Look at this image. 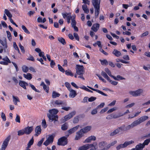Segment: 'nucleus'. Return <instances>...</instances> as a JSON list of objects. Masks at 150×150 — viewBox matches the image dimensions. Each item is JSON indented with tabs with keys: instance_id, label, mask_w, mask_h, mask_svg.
<instances>
[{
	"instance_id": "f257e3e1",
	"label": "nucleus",
	"mask_w": 150,
	"mask_h": 150,
	"mask_svg": "<svg viewBox=\"0 0 150 150\" xmlns=\"http://www.w3.org/2000/svg\"><path fill=\"white\" fill-rule=\"evenodd\" d=\"M49 113L47 114V116L51 122L54 121V123L56 124V122L58 121V116L56 114L58 110L55 109H53L49 110Z\"/></svg>"
},
{
	"instance_id": "f03ea898",
	"label": "nucleus",
	"mask_w": 150,
	"mask_h": 150,
	"mask_svg": "<svg viewBox=\"0 0 150 150\" xmlns=\"http://www.w3.org/2000/svg\"><path fill=\"white\" fill-rule=\"evenodd\" d=\"M76 73L78 75H80L78 77L84 80L85 79L83 76V74L85 72L83 66L77 65H76Z\"/></svg>"
},
{
	"instance_id": "7ed1b4c3",
	"label": "nucleus",
	"mask_w": 150,
	"mask_h": 150,
	"mask_svg": "<svg viewBox=\"0 0 150 150\" xmlns=\"http://www.w3.org/2000/svg\"><path fill=\"white\" fill-rule=\"evenodd\" d=\"M148 116L145 115L142 116L137 120L134 121L131 124L133 128L148 119Z\"/></svg>"
},
{
	"instance_id": "20e7f679",
	"label": "nucleus",
	"mask_w": 150,
	"mask_h": 150,
	"mask_svg": "<svg viewBox=\"0 0 150 150\" xmlns=\"http://www.w3.org/2000/svg\"><path fill=\"white\" fill-rule=\"evenodd\" d=\"M143 93L142 89H139L135 91H130L129 92V95L134 97H137L141 95Z\"/></svg>"
},
{
	"instance_id": "39448f33",
	"label": "nucleus",
	"mask_w": 150,
	"mask_h": 150,
	"mask_svg": "<svg viewBox=\"0 0 150 150\" xmlns=\"http://www.w3.org/2000/svg\"><path fill=\"white\" fill-rule=\"evenodd\" d=\"M11 139L10 136L7 137L3 142L0 150H5Z\"/></svg>"
},
{
	"instance_id": "423d86ee",
	"label": "nucleus",
	"mask_w": 150,
	"mask_h": 150,
	"mask_svg": "<svg viewBox=\"0 0 150 150\" xmlns=\"http://www.w3.org/2000/svg\"><path fill=\"white\" fill-rule=\"evenodd\" d=\"M106 143L104 142H102L98 144V150H106L108 149V146H106Z\"/></svg>"
},
{
	"instance_id": "0eeeda50",
	"label": "nucleus",
	"mask_w": 150,
	"mask_h": 150,
	"mask_svg": "<svg viewBox=\"0 0 150 150\" xmlns=\"http://www.w3.org/2000/svg\"><path fill=\"white\" fill-rule=\"evenodd\" d=\"M76 113L75 111H74L69 113L68 115H65L62 119L63 122L69 120L74 116Z\"/></svg>"
},
{
	"instance_id": "6e6552de",
	"label": "nucleus",
	"mask_w": 150,
	"mask_h": 150,
	"mask_svg": "<svg viewBox=\"0 0 150 150\" xmlns=\"http://www.w3.org/2000/svg\"><path fill=\"white\" fill-rule=\"evenodd\" d=\"M79 127L80 126L79 125H77L66 132V134H67V137H68L70 134L74 133L76 131Z\"/></svg>"
},
{
	"instance_id": "1a4fd4ad",
	"label": "nucleus",
	"mask_w": 150,
	"mask_h": 150,
	"mask_svg": "<svg viewBox=\"0 0 150 150\" xmlns=\"http://www.w3.org/2000/svg\"><path fill=\"white\" fill-rule=\"evenodd\" d=\"M67 144V137H63L58 140L57 144L59 145H64Z\"/></svg>"
},
{
	"instance_id": "9d476101",
	"label": "nucleus",
	"mask_w": 150,
	"mask_h": 150,
	"mask_svg": "<svg viewBox=\"0 0 150 150\" xmlns=\"http://www.w3.org/2000/svg\"><path fill=\"white\" fill-rule=\"evenodd\" d=\"M54 139V137L52 135H50L47 140L43 143V144L45 146H47L50 144L52 142Z\"/></svg>"
},
{
	"instance_id": "9b49d317",
	"label": "nucleus",
	"mask_w": 150,
	"mask_h": 150,
	"mask_svg": "<svg viewBox=\"0 0 150 150\" xmlns=\"http://www.w3.org/2000/svg\"><path fill=\"white\" fill-rule=\"evenodd\" d=\"M93 146V144H87L80 147L78 150H87Z\"/></svg>"
},
{
	"instance_id": "f8f14e48",
	"label": "nucleus",
	"mask_w": 150,
	"mask_h": 150,
	"mask_svg": "<svg viewBox=\"0 0 150 150\" xmlns=\"http://www.w3.org/2000/svg\"><path fill=\"white\" fill-rule=\"evenodd\" d=\"M84 134L81 129L77 132L76 133V135L75 138V140H77L79 139L82 137L83 136Z\"/></svg>"
},
{
	"instance_id": "ddd939ff",
	"label": "nucleus",
	"mask_w": 150,
	"mask_h": 150,
	"mask_svg": "<svg viewBox=\"0 0 150 150\" xmlns=\"http://www.w3.org/2000/svg\"><path fill=\"white\" fill-rule=\"evenodd\" d=\"M4 61L0 62V64H1L7 65L9 63H11V62L7 56H6L2 59Z\"/></svg>"
},
{
	"instance_id": "4468645a",
	"label": "nucleus",
	"mask_w": 150,
	"mask_h": 150,
	"mask_svg": "<svg viewBox=\"0 0 150 150\" xmlns=\"http://www.w3.org/2000/svg\"><path fill=\"white\" fill-rule=\"evenodd\" d=\"M23 129L25 134L28 135L30 134L33 130V127H27L24 128Z\"/></svg>"
},
{
	"instance_id": "2eb2a0df",
	"label": "nucleus",
	"mask_w": 150,
	"mask_h": 150,
	"mask_svg": "<svg viewBox=\"0 0 150 150\" xmlns=\"http://www.w3.org/2000/svg\"><path fill=\"white\" fill-rule=\"evenodd\" d=\"M62 15L63 17L64 18H67V22L69 23H70V20L72 18V17L71 16L70 13H62Z\"/></svg>"
},
{
	"instance_id": "dca6fc26",
	"label": "nucleus",
	"mask_w": 150,
	"mask_h": 150,
	"mask_svg": "<svg viewBox=\"0 0 150 150\" xmlns=\"http://www.w3.org/2000/svg\"><path fill=\"white\" fill-rule=\"evenodd\" d=\"M69 96L70 98H74L76 96V92L75 91L72 89V88L69 89Z\"/></svg>"
},
{
	"instance_id": "f3484780",
	"label": "nucleus",
	"mask_w": 150,
	"mask_h": 150,
	"mask_svg": "<svg viewBox=\"0 0 150 150\" xmlns=\"http://www.w3.org/2000/svg\"><path fill=\"white\" fill-rule=\"evenodd\" d=\"M96 139V137L94 136H91L86 138L83 142V143H90L92 141H95Z\"/></svg>"
},
{
	"instance_id": "a211bd4d",
	"label": "nucleus",
	"mask_w": 150,
	"mask_h": 150,
	"mask_svg": "<svg viewBox=\"0 0 150 150\" xmlns=\"http://www.w3.org/2000/svg\"><path fill=\"white\" fill-rule=\"evenodd\" d=\"M92 129V126H88L85 127L83 129H81L83 133L86 134L91 130Z\"/></svg>"
},
{
	"instance_id": "6ab92c4d",
	"label": "nucleus",
	"mask_w": 150,
	"mask_h": 150,
	"mask_svg": "<svg viewBox=\"0 0 150 150\" xmlns=\"http://www.w3.org/2000/svg\"><path fill=\"white\" fill-rule=\"evenodd\" d=\"M0 43L4 47V51L5 52L6 49L8 47L6 39V38H4L3 40H0Z\"/></svg>"
},
{
	"instance_id": "aec40b11",
	"label": "nucleus",
	"mask_w": 150,
	"mask_h": 150,
	"mask_svg": "<svg viewBox=\"0 0 150 150\" xmlns=\"http://www.w3.org/2000/svg\"><path fill=\"white\" fill-rule=\"evenodd\" d=\"M122 131H123L122 127H119L118 128H117L114 131L111 132L110 134V135L111 136L114 135L118 133L119 132H120Z\"/></svg>"
},
{
	"instance_id": "412c9836",
	"label": "nucleus",
	"mask_w": 150,
	"mask_h": 150,
	"mask_svg": "<svg viewBox=\"0 0 150 150\" xmlns=\"http://www.w3.org/2000/svg\"><path fill=\"white\" fill-rule=\"evenodd\" d=\"M19 83L20 86L23 87L24 89H26V86L28 85V83L27 82L24 81L20 80L19 81Z\"/></svg>"
},
{
	"instance_id": "4be33fe9",
	"label": "nucleus",
	"mask_w": 150,
	"mask_h": 150,
	"mask_svg": "<svg viewBox=\"0 0 150 150\" xmlns=\"http://www.w3.org/2000/svg\"><path fill=\"white\" fill-rule=\"evenodd\" d=\"M41 129L40 126H37L35 129V136H37L40 134L41 132Z\"/></svg>"
},
{
	"instance_id": "5701e85b",
	"label": "nucleus",
	"mask_w": 150,
	"mask_h": 150,
	"mask_svg": "<svg viewBox=\"0 0 150 150\" xmlns=\"http://www.w3.org/2000/svg\"><path fill=\"white\" fill-rule=\"evenodd\" d=\"M99 27V24L98 23L94 24L91 28V29L94 32H96L98 30Z\"/></svg>"
},
{
	"instance_id": "b1692460",
	"label": "nucleus",
	"mask_w": 150,
	"mask_h": 150,
	"mask_svg": "<svg viewBox=\"0 0 150 150\" xmlns=\"http://www.w3.org/2000/svg\"><path fill=\"white\" fill-rule=\"evenodd\" d=\"M144 148V145L141 143H140L137 145L135 148H134L135 149V150H142Z\"/></svg>"
},
{
	"instance_id": "393cba45",
	"label": "nucleus",
	"mask_w": 150,
	"mask_h": 150,
	"mask_svg": "<svg viewBox=\"0 0 150 150\" xmlns=\"http://www.w3.org/2000/svg\"><path fill=\"white\" fill-rule=\"evenodd\" d=\"M121 127L123 131L127 130L133 128L131 124L128 125L127 126H125V125H123Z\"/></svg>"
},
{
	"instance_id": "a878e982",
	"label": "nucleus",
	"mask_w": 150,
	"mask_h": 150,
	"mask_svg": "<svg viewBox=\"0 0 150 150\" xmlns=\"http://www.w3.org/2000/svg\"><path fill=\"white\" fill-rule=\"evenodd\" d=\"M87 87L88 88H89L91 89V90H92L93 91H96L97 92L100 93V94H101L103 96H107V94H105L103 92L99 90L94 89V88H93L89 86H88Z\"/></svg>"
},
{
	"instance_id": "bb28decb",
	"label": "nucleus",
	"mask_w": 150,
	"mask_h": 150,
	"mask_svg": "<svg viewBox=\"0 0 150 150\" xmlns=\"http://www.w3.org/2000/svg\"><path fill=\"white\" fill-rule=\"evenodd\" d=\"M112 54L117 57H118L121 55L120 52L116 49H114L112 52Z\"/></svg>"
},
{
	"instance_id": "cd10ccee",
	"label": "nucleus",
	"mask_w": 150,
	"mask_h": 150,
	"mask_svg": "<svg viewBox=\"0 0 150 150\" xmlns=\"http://www.w3.org/2000/svg\"><path fill=\"white\" fill-rule=\"evenodd\" d=\"M40 85L42 86L44 90L47 93H48L49 90V87L47 86L43 82H42Z\"/></svg>"
},
{
	"instance_id": "c85d7f7f",
	"label": "nucleus",
	"mask_w": 150,
	"mask_h": 150,
	"mask_svg": "<svg viewBox=\"0 0 150 150\" xmlns=\"http://www.w3.org/2000/svg\"><path fill=\"white\" fill-rule=\"evenodd\" d=\"M23 76L25 78L28 80H30L32 78V75L29 73L26 74H24Z\"/></svg>"
},
{
	"instance_id": "c756f323",
	"label": "nucleus",
	"mask_w": 150,
	"mask_h": 150,
	"mask_svg": "<svg viewBox=\"0 0 150 150\" xmlns=\"http://www.w3.org/2000/svg\"><path fill=\"white\" fill-rule=\"evenodd\" d=\"M13 98V102L14 104L15 105H18L17 103L20 102V100L18 97L15 96H12Z\"/></svg>"
},
{
	"instance_id": "7c9ffc66",
	"label": "nucleus",
	"mask_w": 150,
	"mask_h": 150,
	"mask_svg": "<svg viewBox=\"0 0 150 150\" xmlns=\"http://www.w3.org/2000/svg\"><path fill=\"white\" fill-rule=\"evenodd\" d=\"M100 0H92V4L94 7L100 6Z\"/></svg>"
},
{
	"instance_id": "2f4dec72",
	"label": "nucleus",
	"mask_w": 150,
	"mask_h": 150,
	"mask_svg": "<svg viewBox=\"0 0 150 150\" xmlns=\"http://www.w3.org/2000/svg\"><path fill=\"white\" fill-rule=\"evenodd\" d=\"M112 78L115 80L119 81L120 80H124L125 78L121 76L120 75H117V76H112Z\"/></svg>"
},
{
	"instance_id": "473e14b6",
	"label": "nucleus",
	"mask_w": 150,
	"mask_h": 150,
	"mask_svg": "<svg viewBox=\"0 0 150 150\" xmlns=\"http://www.w3.org/2000/svg\"><path fill=\"white\" fill-rule=\"evenodd\" d=\"M54 104L58 106H59L60 105H61L62 106L63 104V102L60 100H56L54 103Z\"/></svg>"
},
{
	"instance_id": "72a5a7b5",
	"label": "nucleus",
	"mask_w": 150,
	"mask_h": 150,
	"mask_svg": "<svg viewBox=\"0 0 150 150\" xmlns=\"http://www.w3.org/2000/svg\"><path fill=\"white\" fill-rule=\"evenodd\" d=\"M60 96V94L55 91H53L52 93V97L53 98H55L58 97Z\"/></svg>"
},
{
	"instance_id": "f704fd0d",
	"label": "nucleus",
	"mask_w": 150,
	"mask_h": 150,
	"mask_svg": "<svg viewBox=\"0 0 150 150\" xmlns=\"http://www.w3.org/2000/svg\"><path fill=\"white\" fill-rule=\"evenodd\" d=\"M4 12L5 14H6L7 16L9 18L12 17V15L9 10L7 9H5Z\"/></svg>"
},
{
	"instance_id": "c9c22d12",
	"label": "nucleus",
	"mask_w": 150,
	"mask_h": 150,
	"mask_svg": "<svg viewBox=\"0 0 150 150\" xmlns=\"http://www.w3.org/2000/svg\"><path fill=\"white\" fill-rule=\"evenodd\" d=\"M72 18L71 19L72 22L71 23L72 27H74L76 26V22L75 21V19L76 17V15H74L72 16Z\"/></svg>"
},
{
	"instance_id": "e433bc0d",
	"label": "nucleus",
	"mask_w": 150,
	"mask_h": 150,
	"mask_svg": "<svg viewBox=\"0 0 150 150\" xmlns=\"http://www.w3.org/2000/svg\"><path fill=\"white\" fill-rule=\"evenodd\" d=\"M95 8V16L97 17L99 13L100 6L94 7Z\"/></svg>"
},
{
	"instance_id": "4c0bfd02",
	"label": "nucleus",
	"mask_w": 150,
	"mask_h": 150,
	"mask_svg": "<svg viewBox=\"0 0 150 150\" xmlns=\"http://www.w3.org/2000/svg\"><path fill=\"white\" fill-rule=\"evenodd\" d=\"M82 8L83 10L85 13H88L89 12V10L87 6L86 5L84 4L83 5Z\"/></svg>"
},
{
	"instance_id": "58836bf2",
	"label": "nucleus",
	"mask_w": 150,
	"mask_h": 150,
	"mask_svg": "<svg viewBox=\"0 0 150 150\" xmlns=\"http://www.w3.org/2000/svg\"><path fill=\"white\" fill-rule=\"evenodd\" d=\"M134 143V142L133 140L128 141L125 142H124V144L125 147L128 146L130 144H132Z\"/></svg>"
},
{
	"instance_id": "ea45409f",
	"label": "nucleus",
	"mask_w": 150,
	"mask_h": 150,
	"mask_svg": "<svg viewBox=\"0 0 150 150\" xmlns=\"http://www.w3.org/2000/svg\"><path fill=\"white\" fill-rule=\"evenodd\" d=\"M68 127V125L67 123H65L62 125L61 129L63 130H66Z\"/></svg>"
},
{
	"instance_id": "a19ab883",
	"label": "nucleus",
	"mask_w": 150,
	"mask_h": 150,
	"mask_svg": "<svg viewBox=\"0 0 150 150\" xmlns=\"http://www.w3.org/2000/svg\"><path fill=\"white\" fill-rule=\"evenodd\" d=\"M79 88L89 92H93L92 91L90 90L87 88L86 86H80L79 87Z\"/></svg>"
},
{
	"instance_id": "79ce46f5",
	"label": "nucleus",
	"mask_w": 150,
	"mask_h": 150,
	"mask_svg": "<svg viewBox=\"0 0 150 150\" xmlns=\"http://www.w3.org/2000/svg\"><path fill=\"white\" fill-rule=\"evenodd\" d=\"M101 74L105 78L107 79L108 81L109 80L110 78L105 72L102 71Z\"/></svg>"
},
{
	"instance_id": "37998d69",
	"label": "nucleus",
	"mask_w": 150,
	"mask_h": 150,
	"mask_svg": "<svg viewBox=\"0 0 150 150\" xmlns=\"http://www.w3.org/2000/svg\"><path fill=\"white\" fill-rule=\"evenodd\" d=\"M58 40L63 45H65L66 42L65 40L62 37H58Z\"/></svg>"
},
{
	"instance_id": "c03bdc74",
	"label": "nucleus",
	"mask_w": 150,
	"mask_h": 150,
	"mask_svg": "<svg viewBox=\"0 0 150 150\" xmlns=\"http://www.w3.org/2000/svg\"><path fill=\"white\" fill-rule=\"evenodd\" d=\"M6 33L7 34V37L8 40L10 41H11L12 38L11 33L8 31H6Z\"/></svg>"
},
{
	"instance_id": "a18cd8bd",
	"label": "nucleus",
	"mask_w": 150,
	"mask_h": 150,
	"mask_svg": "<svg viewBox=\"0 0 150 150\" xmlns=\"http://www.w3.org/2000/svg\"><path fill=\"white\" fill-rule=\"evenodd\" d=\"M125 146L124 143L123 144H120L118 145L116 147V149L117 150H119L123 148H125Z\"/></svg>"
},
{
	"instance_id": "49530a36",
	"label": "nucleus",
	"mask_w": 150,
	"mask_h": 150,
	"mask_svg": "<svg viewBox=\"0 0 150 150\" xmlns=\"http://www.w3.org/2000/svg\"><path fill=\"white\" fill-rule=\"evenodd\" d=\"M65 74L67 76H73L74 74L72 73L71 70H68L65 71Z\"/></svg>"
},
{
	"instance_id": "de8ad7c7",
	"label": "nucleus",
	"mask_w": 150,
	"mask_h": 150,
	"mask_svg": "<svg viewBox=\"0 0 150 150\" xmlns=\"http://www.w3.org/2000/svg\"><path fill=\"white\" fill-rule=\"evenodd\" d=\"M105 72L109 75V76L112 78V75L111 74V72L110 71L108 68H105Z\"/></svg>"
},
{
	"instance_id": "09e8293b",
	"label": "nucleus",
	"mask_w": 150,
	"mask_h": 150,
	"mask_svg": "<svg viewBox=\"0 0 150 150\" xmlns=\"http://www.w3.org/2000/svg\"><path fill=\"white\" fill-rule=\"evenodd\" d=\"M117 110V108L116 107H114L110 109H109L107 112V113L109 114L110 113H111L114 111H115Z\"/></svg>"
},
{
	"instance_id": "8fccbe9b",
	"label": "nucleus",
	"mask_w": 150,
	"mask_h": 150,
	"mask_svg": "<svg viewBox=\"0 0 150 150\" xmlns=\"http://www.w3.org/2000/svg\"><path fill=\"white\" fill-rule=\"evenodd\" d=\"M13 47L15 50L18 51V53H20V51L15 42H13Z\"/></svg>"
},
{
	"instance_id": "3c124183",
	"label": "nucleus",
	"mask_w": 150,
	"mask_h": 150,
	"mask_svg": "<svg viewBox=\"0 0 150 150\" xmlns=\"http://www.w3.org/2000/svg\"><path fill=\"white\" fill-rule=\"evenodd\" d=\"M34 142V140L33 137L30 140L28 144V147L30 148L31 146L33 145Z\"/></svg>"
},
{
	"instance_id": "603ef678",
	"label": "nucleus",
	"mask_w": 150,
	"mask_h": 150,
	"mask_svg": "<svg viewBox=\"0 0 150 150\" xmlns=\"http://www.w3.org/2000/svg\"><path fill=\"white\" fill-rule=\"evenodd\" d=\"M18 135L19 136L22 135L23 134H25L23 129L21 130H19L18 132Z\"/></svg>"
},
{
	"instance_id": "864d4df0",
	"label": "nucleus",
	"mask_w": 150,
	"mask_h": 150,
	"mask_svg": "<svg viewBox=\"0 0 150 150\" xmlns=\"http://www.w3.org/2000/svg\"><path fill=\"white\" fill-rule=\"evenodd\" d=\"M63 105H64L63 104L62 105V109L66 111H68L71 109L70 107L68 106H64Z\"/></svg>"
},
{
	"instance_id": "5fc2aeb1",
	"label": "nucleus",
	"mask_w": 150,
	"mask_h": 150,
	"mask_svg": "<svg viewBox=\"0 0 150 150\" xmlns=\"http://www.w3.org/2000/svg\"><path fill=\"white\" fill-rule=\"evenodd\" d=\"M21 28L25 33L28 34L30 33V32L28 31V30L24 25H22L21 26Z\"/></svg>"
},
{
	"instance_id": "6e6d98bb",
	"label": "nucleus",
	"mask_w": 150,
	"mask_h": 150,
	"mask_svg": "<svg viewBox=\"0 0 150 150\" xmlns=\"http://www.w3.org/2000/svg\"><path fill=\"white\" fill-rule=\"evenodd\" d=\"M150 142V138L145 140L143 143L142 144L144 145V147L145 145H147Z\"/></svg>"
},
{
	"instance_id": "4d7b16f0",
	"label": "nucleus",
	"mask_w": 150,
	"mask_h": 150,
	"mask_svg": "<svg viewBox=\"0 0 150 150\" xmlns=\"http://www.w3.org/2000/svg\"><path fill=\"white\" fill-rule=\"evenodd\" d=\"M108 81L110 83H111L112 85H113L116 86L118 83V82L115 81H112V80H111V79H110V78L109 79V80H108Z\"/></svg>"
},
{
	"instance_id": "13d9d810",
	"label": "nucleus",
	"mask_w": 150,
	"mask_h": 150,
	"mask_svg": "<svg viewBox=\"0 0 150 150\" xmlns=\"http://www.w3.org/2000/svg\"><path fill=\"white\" fill-rule=\"evenodd\" d=\"M22 69L23 72L26 73L28 71L29 68L25 66H23L22 67Z\"/></svg>"
},
{
	"instance_id": "bf43d9fd",
	"label": "nucleus",
	"mask_w": 150,
	"mask_h": 150,
	"mask_svg": "<svg viewBox=\"0 0 150 150\" xmlns=\"http://www.w3.org/2000/svg\"><path fill=\"white\" fill-rule=\"evenodd\" d=\"M117 143V141L116 140H114L112 141L111 143L109 144L108 145V147L109 148L110 147L112 146H113L115 144H116Z\"/></svg>"
},
{
	"instance_id": "052dcab7",
	"label": "nucleus",
	"mask_w": 150,
	"mask_h": 150,
	"mask_svg": "<svg viewBox=\"0 0 150 150\" xmlns=\"http://www.w3.org/2000/svg\"><path fill=\"white\" fill-rule=\"evenodd\" d=\"M140 112L141 111L137 112L135 113L134 115L133 116H131L130 115H129L128 116V118H132L136 117L138 115Z\"/></svg>"
},
{
	"instance_id": "680f3d73",
	"label": "nucleus",
	"mask_w": 150,
	"mask_h": 150,
	"mask_svg": "<svg viewBox=\"0 0 150 150\" xmlns=\"http://www.w3.org/2000/svg\"><path fill=\"white\" fill-rule=\"evenodd\" d=\"M57 67H58V69L61 72H62V73H64L65 71L64 69L59 64H58L57 65Z\"/></svg>"
},
{
	"instance_id": "e2e57ef3",
	"label": "nucleus",
	"mask_w": 150,
	"mask_h": 150,
	"mask_svg": "<svg viewBox=\"0 0 150 150\" xmlns=\"http://www.w3.org/2000/svg\"><path fill=\"white\" fill-rule=\"evenodd\" d=\"M1 117L4 121H6V117L5 114L3 112H1Z\"/></svg>"
},
{
	"instance_id": "0e129e2a",
	"label": "nucleus",
	"mask_w": 150,
	"mask_h": 150,
	"mask_svg": "<svg viewBox=\"0 0 150 150\" xmlns=\"http://www.w3.org/2000/svg\"><path fill=\"white\" fill-rule=\"evenodd\" d=\"M108 107H105L102 109L100 112V113L101 114L104 113L106 112L108 110Z\"/></svg>"
},
{
	"instance_id": "69168bd1",
	"label": "nucleus",
	"mask_w": 150,
	"mask_h": 150,
	"mask_svg": "<svg viewBox=\"0 0 150 150\" xmlns=\"http://www.w3.org/2000/svg\"><path fill=\"white\" fill-rule=\"evenodd\" d=\"M96 99V98L95 97L92 96L88 98L89 102H91L95 100Z\"/></svg>"
},
{
	"instance_id": "338daca9",
	"label": "nucleus",
	"mask_w": 150,
	"mask_h": 150,
	"mask_svg": "<svg viewBox=\"0 0 150 150\" xmlns=\"http://www.w3.org/2000/svg\"><path fill=\"white\" fill-rule=\"evenodd\" d=\"M97 108H96L93 109L91 111V113L92 115L96 114L97 113Z\"/></svg>"
},
{
	"instance_id": "774afa93",
	"label": "nucleus",
	"mask_w": 150,
	"mask_h": 150,
	"mask_svg": "<svg viewBox=\"0 0 150 150\" xmlns=\"http://www.w3.org/2000/svg\"><path fill=\"white\" fill-rule=\"evenodd\" d=\"M91 147L92 148L90 149L89 150H98V146L97 145H94L93 144V146H92Z\"/></svg>"
}]
</instances>
